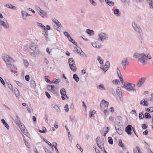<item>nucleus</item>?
Returning <instances> with one entry per match:
<instances>
[{"mask_svg":"<svg viewBox=\"0 0 153 153\" xmlns=\"http://www.w3.org/2000/svg\"><path fill=\"white\" fill-rule=\"evenodd\" d=\"M25 143L26 146L28 148H29L30 147V143L26 140L25 141Z\"/></svg>","mask_w":153,"mask_h":153,"instance_id":"57","label":"nucleus"},{"mask_svg":"<svg viewBox=\"0 0 153 153\" xmlns=\"http://www.w3.org/2000/svg\"><path fill=\"white\" fill-rule=\"evenodd\" d=\"M131 126L130 125H128L126 128L125 131L129 135H131Z\"/></svg>","mask_w":153,"mask_h":153,"instance_id":"11","label":"nucleus"},{"mask_svg":"<svg viewBox=\"0 0 153 153\" xmlns=\"http://www.w3.org/2000/svg\"><path fill=\"white\" fill-rule=\"evenodd\" d=\"M120 88H118L117 91V93H118L120 97L122 96V92L121 91Z\"/></svg>","mask_w":153,"mask_h":153,"instance_id":"32","label":"nucleus"},{"mask_svg":"<svg viewBox=\"0 0 153 153\" xmlns=\"http://www.w3.org/2000/svg\"><path fill=\"white\" fill-rule=\"evenodd\" d=\"M15 94L16 97H18L19 95V92L17 88H16L14 89Z\"/></svg>","mask_w":153,"mask_h":153,"instance_id":"33","label":"nucleus"},{"mask_svg":"<svg viewBox=\"0 0 153 153\" xmlns=\"http://www.w3.org/2000/svg\"><path fill=\"white\" fill-rule=\"evenodd\" d=\"M108 141L109 144H113V140L111 137H109L108 138Z\"/></svg>","mask_w":153,"mask_h":153,"instance_id":"36","label":"nucleus"},{"mask_svg":"<svg viewBox=\"0 0 153 153\" xmlns=\"http://www.w3.org/2000/svg\"><path fill=\"white\" fill-rule=\"evenodd\" d=\"M0 81L4 86L5 85V83L4 80L1 76H0Z\"/></svg>","mask_w":153,"mask_h":153,"instance_id":"56","label":"nucleus"},{"mask_svg":"<svg viewBox=\"0 0 153 153\" xmlns=\"http://www.w3.org/2000/svg\"><path fill=\"white\" fill-rule=\"evenodd\" d=\"M150 8H153V1H151L149 3Z\"/></svg>","mask_w":153,"mask_h":153,"instance_id":"64","label":"nucleus"},{"mask_svg":"<svg viewBox=\"0 0 153 153\" xmlns=\"http://www.w3.org/2000/svg\"><path fill=\"white\" fill-rule=\"evenodd\" d=\"M90 2L94 6L97 5L96 3L93 0H89Z\"/></svg>","mask_w":153,"mask_h":153,"instance_id":"47","label":"nucleus"},{"mask_svg":"<svg viewBox=\"0 0 153 153\" xmlns=\"http://www.w3.org/2000/svg\"><path fill=\"white\" fill-rule=\"evenodd\" d=\"M97 60L99 62L100 64L102 65L103 63V60L100 56L97 57Z\"/></svg>","mask_w":153,"mask_h":153,"instance_id":"30","label":"nucleus"},{"mask_svg":"<svg viewBox=\"0 0 153 153\" xmlns=\"http://www.w3.org/2000/svg\"><path fill=\"white\" fill-rule=\"evenodd\" d=\"M119 10L118 9H115L114 11V14H117L119 13Z\"/></svg>","mask_w":153,"mask_h":153,"instance_id":"48","label":"nucleus"},{"mask_svg":"<svg viewBox=\"0 0 153 153\" xmlns=\"http://www.w3.org/2000/svg\"><path fill=\"white\" fill-rule=\"evenodd\" d=\"M118 145L121 147H124V145L122 142V140L121 139L119 140Z\"/></svg>","mask_w":153,"mask_h":153,"instance_id":"42","label":"nucleus"},{"mask_svg":"<svg viewBox=\"0 0 153 153\" xmlns=\"http://www.w3.org/2000/svg\"><path fill=\"white\" fill-rule=\"evenodd\" d=\"M146 58V55L143 53L139 54L138 56V60L143 65L146 64L145 60Z\"/></svg>","mask_w":153,"mask_h":153,"instance_id":"4","label":"nucleus"},{"mask_svg":"<svg viewBox=\"0 0 153 153\" xmlns=\"http://www.w3.org/2000/svg\"><path fill=\"white\" fill-rule=\"evenodd\" d=\"M21 130V131H22L24 130V129L25 130L26 129V128H25L24 125H22L21 124L20 125V126H19Z\"/></svg>","mask_w":153,"mask_h":153,"instance_id":"39","label":"nucleus"},{"mask_svg":"<svg viewBox=\"0 0 153 153\" xmlns=\"http://www.w3.org/2000/svg\"><path fill=\"white\" fill-rule=\"evenodd\" d=\"M15 122L16 124L18 126H20L21 124L20 121L19 120V118L18 116H16V118L15 119Z\"/></svg>","mask_w":153,"mask_h":153,"instance_id":"22","label":"nucleus"},{"mask_svg":"<svg viewBox=\"0 0 153 153\" xmlns=\"http://www.w3.org/2000/svg\"><path fill=\"white\" fill-rule=\"evenodd\" d=\"M73 78L76 82H78L79 81V78L76 74L73 75Z\"/></svg>","mask_w":153,"mask_h":153,"instance_id":"24","label":"nucleus"},{"mask_svg":"<svg viewBox=\"0 0 153 153\" xmlns=\"http://www.w3.org/2000/svg\"><path fill=\"white\" fill-rule=\"evenodd\" d=\"M48 77L47 76H45V79L46 82L50 84H52L53 82L52 81H51L50 80H49L47 77Z\"/></svg>","mask_w":153,"mask_h":153,"instance_id":"34","label":"nucleus"},{"mask_svg":"<svg viewBox=\"0 0 153 153\" xmlns=\"http://www.w3.org/2000/svg\"><path fill=\"white\" fill-rule=\"evenodd\" d=\"M128 59L127 58H125L123 59L121 62V65L122 66L123 69L125 70L126 68V65L127 64H128Z\"/></svg>","mask_w":153,"mask_h":153,"instance_id":"10","label":"nucleus"},{"mask_svg":"<svg viewBox=\"0 0 153 153\" xmlns=\"http://www.w3.org/2000/svg\"><path fill=\"white\" fill-rule=\"evenodd\" d=\"M39 53V52L38 51H34L33 52L31 53L30 55L33 57H36V54H38Z\"/></svg>","mask_w":153,"mask_h":153,"instance_id":"28","label":"nucleus"},{"mask_svg":"<svg viewBox=\"0 0 153 153\" xmlns=\"http://www.w3.org/2000/svg\"><path fill=\"white\" fill-rule=\"evenodd\" d=\"M93 46L95 48H99L100 46L99 45H97V43L96 42L94 43H91Z\"/></svg>","mask_w":153,"mask_h":153,"instance_id":"40","label":"nucleus"},{"mask_svg":"<svg viewBox=\"0 0 153 153\" xmlns=\"http://www.w3.org/2000/svg\"><path fill=\"white\" fill-rule=\"evenodd\" d=\"M144 117L146 119H150L151 117V116L150 114L149 113L146 112L144 114Z\"/></svg>","mask_w":153,"mask_h":153,"instance_id":"29","label":"nucleus"},{"mask_svg":"<svg viewBox=\"0 0 153 153\" xmlns=\"http://www.w3.org/2000/svg\"><path fill=\"white\" fill-rule=\"evenodd\" d=\"M132 26L134 28V29L135 30V29H137V28L139 27V26L138 27L137 25L135 24L134 23H133L132 24Z\"/></svg>","mask_w":153,"mask_h":153,"instance_id":"54","label":"nucleus"},{"mask_svg":"<svg viewBox=\"0 0 153 153\" xmlns=\"http://www.w3.org/2000/svg\"><path fill=\"white\" fill-rule=\"evenodd\" d=\"M147 110L148 112L149 113L153 112V107H151L147 108Z\"/></svg>","mask_w":153,"mask_h":153,"instance_id":"38","label":"nucleus"},{"mask_svg":"<svg viewBox=\"0 0 153 153\" xmlns=\"http://www.w3.org/2000/svg\"><path fill=\"white\" fill-rule=\"evenodd\" d=\"M6 65L7 66L8 69H10L12 68H14V65L13 64V63L7 64Z\"/></svg>","mask_w":153,"mask_h":153,"instance_id":"27","label":"nucleus"},{"mask_svg":"<svg viewBox=\"0 0 153 153\" xmlns=\"http://www.w3.org/2000/svg\"><path fill=\"white\" fill-rule=\"evenodd\" d=\"M135 87V85L134 84L126 82L124 84L123 87L128 91L136 92V90L134 88Z\"/></svg>","mask_w":153,"mask_h":153,"instance_id":"2","label":"nucleus"},{"mask_svg":"<svg viewBox=\"0 0 153 153\" xmlns=\"http://www.w3.org/2000/svg\"><path fill=\"white\" fill-rule=\"evenodd\" d=\"M16 84L20 86H22L23 84L22 83L17 81H16Z\"/></svg>","mask_w":153,"mask_h":153,"instance_id":"58","label":"nucleus"},{"mask_svg":"<svg viewBox=\"0 0 153 153\" xmlns=\"http://www.w3.org/2000/svg\"><path fill=\"white\" fill-rule=\"evenodd\" d=\"M108 105V102L103 99L100 105V109L101 110H103L104 109H107Z\"/></svg>","mask_w":153,"mask_h":153,"instance_id":"5","label":"nucleus"},{"mask_svg":"<svg viewBox=\"0 0 153 153\" xmlns=\"http://www.w3.org/2000/svg\"><path fill=\"white\" fill-rule=\"evenodd\" d=\"M42 130H41L40 129L39 130V131L42 133H45L47 131V130L45 127L43 126L42 127Z\"/></svg>","mask_w":153,"mask_h":153,"instance_id":"31","label":"nucleus"},{"mask_svg":"<svg viewBox=\"0 0 153 153\" xmlns=\"http://www.w3.org/2000/svg\"><path fill=\"white\" fill-rule=\"evenodd\" d=\"M96 141L98 146L100 149H102L101 141L100 136H98L96 138Z\"/></svg>","mask_w":153,"mask_h":153,"instance_id":"14","label":"nucleus"},{"mask_svg":"<svg viewBox=\"0 0 153 153\" xmlns=\"http://www.w3.org/2000/svg\"><path fill=\"white\" fill-rule=\"evenodd\" d=\"M68 63L70 69L73 71H76V67L74 59L70 58L68 59Z\"/></svg>","mask_w":153,"mask_h":153,"instance_id":"3","label":"nucleus"},{"mask_svg":"<svg viewBox=\"0 0 153 153\" xmlns=\"http://www.w3.org/2000/svg\"><path fill=\"white\" fill-rule=\"evenodd\" d=\"M60 81V80L59 79H54V80H53V82H52L53 83L56 84L57 83H58Z\"/></svg>","mask_w":153,"mask_h":153,"instance_id":"46","label":"nucleus"},{"mask_svg":"<svg viewBox=\"0 0 153 153\" xmlns=\"http://www.w3.org/2000/svg\"><path fill=\"white\" fill-rule=\"evenodd\" d=\"M1 57L2 59L6 64L14 63L15 62V60L9 55L5 53L3 54Z\"/></svg>","mask_w":153,"mask_h":153,"instance_id":"1","label":"nucleus"},{"mask_svg":"<svg viewBox=\"0 0 153 153\" xmlns=\"http://www.w3.org/2000/svg\"><path fill=\"white\" fill-rule=\"evenodd\" d=\"M115 128L117 132L120 135L122 134L124 130V128L122 126H120L118 124H116L115 125Z\"/></svg>","mask_w":153,"mask_h":153,"instance_id":"7","label":"nucleus"},{"mask_svg":"<svg viewBox=\"0 0 153 153\" xmlns=\"http://www.w3.org/2000/svg\"><path fill=\"white\" fill-rule=\"evenodd\" d=\"M1 121L3 123L4 125L5 126V127L8 129H9L10 127L7 124V123L6 122L4 119H2L1 120Z\"/></svg>","mask_w":153,"mask_h":153,"instance_id":"23","label":"nucleus"},{"mask_svg":"<svg viewBox=\"0 0 153 153\" xmlns=\"http://www.w3.org/2000/svg\"><path fill=\"white\" fill-rule=\"evenodd\" d=\"M45 93L47 97L48 98L50 99L51 98V96L49 94L48 92H45Z\"/></svg>","mask_w":153,"mask_h":153,"instance_id":"62","label":"nucleus"},{"mask_svg":"<svg viewBox=\"0 0 153 153\" xmlns=\"http://www.w3.org/2000/svg\"><path fill=\"white\" fill-rule=\"evenodd\" d=\"M105 67H103V70L105 72H106L110 66V63L109 61H107L106 62L105 65L104 66Z\"/></svg>","mask_w":153,"mask_h":153,"instance_id":"15","label":"nucleus"},{"mask_svg":"<svg viewBox=\"0 0 153 153\" xmlns=\"http://www.w3.org/2000/svg\"><path fill=\"white\" fill-rule=\"evenodd\" d=\"M30 86L32 88H35L36 87V84L35 82L33 79L30 81Z\"/></svg>","mask_w":153,"mask_h":153,"instance_id":"20","label":"nucleus"},{"mask_svg":"<svg viewBox=\"0 0 153 153\" xmlns=\"http://www.w3.org/2000/svg\"><path fill=\"white\" fill-rule=\"evenodd\" d=\"M43 140L46 142L48 145L49 146H51L52 145V144L49 141H48L46 139H45V138L43 139Z\"/></svg>","mask_w":153,"mask_h":153,"instance_id":"45","label":"nucleus"},{"mask_svg":"<svg viewBox=\"0 0 153 153\" xmlns=\"http://www.w3.org/2000/svg\"><path fill=\"white\" fill-rule=\"evenodd\" d=\"M148 126L146 124H142V127L143 129H145L147 128Z\"/></svg>","mask_w":153,"mask_h":153,"instance_id":"61","label":"nucleus"},{"mask_svg":"<svg viewBox=\"0 0 153 153\" xmlns=\"http://www.w3.org/2000/svg\"><path fill=\"white\" fill-rule=\"evenodd\" d=\"M99 88L100 89L105 90V88L104 87V85L102 84H100L98 86Z\"/></svg>","mask_w":153,"mask_h":153,"instance_id":"35","label":"nucleus"},{"mask_svg":"<svg viewBox=\"0 0 153 153\" xmlns=\"http://www.w3.org/2000/svg\"><path fill=\"white\" fill-rule=\"evenodd\" d=\"M80 50L81 51L80 53L79 54H80L82 57H87V55L84 53V52L82 51V50L80 48Z\"/></svg>","mask_w":153,"mask_h":153,"instance_id":"37","label":"nucleus"},{"mask_svg":"<svg viewBox=\"0 0 153 153\" xmlns=\"http://www.w3.org/2000/svg\"><path fill=\"white\" fill-rule=\"evenodd\" d=\"M139 117L140 119H142L144 118V114L140 112L139 114Z\"/></svg>","mask_w":153,"mask_h":153,"instance_id":"43","label":"nucleus"},{"mask_svg":"<svg viewBox=\"0 0 153 153\" xmlns=\"http://www.w3.org/2000/svg\"><path fill=\"white\" fill-rule=\"evenodd\" d=\"M149 131L148 130H146L144 131L143 132V134L144 135H148Z\"/></svg>","mask_w":153,"mask_h":153,"instance_id":"60","label":"nucleus"},{"mask_svg":"<svg viewBox=\"0 0 153 153\" xmlns=\"http://www.w3.org/2000/svg\"><path fill=\"white\" fill-rule=\"evenodd\" d=\"M54 88L55 86L53 85H48L47 87V88L48 90L53 93H55Z\"/></svg>","mask_w":153,"mask_h":153,"instance_id":"13","label":"nucleus"},{"mask_svg":"<svg viewBox=\"0 0 153 153\" xmlns=\"http://www.w3.org/2000/svg\"><path fill=\"white\" fill-rule=\"evenodd\" d=\"M113 83L117 85L119 83H120V81L118 79H116L115 80H113Z\"/></svg>","mask_w":153,"mask_h":153,"instance_id":"53","label":"nucleus"},{"mask_svg":"<svg viewBox=\"0 0 153 153\" xmlns=\"http://www.w3.org/2000/svg\"><path fill=\"white\" fill-rule=\"evenodd\" d=\"M39 13V14L42 17H44L47 15V13L42 10H41Z\"/></svg>","mask_w":153,"mask_h":153,"instance_id":"26","label":"nucleus"},{"mask_svg":"<svg viewBox=\"0 0 153 153\" xmlns=\"http://www.w3.org/2000/svg\"><path fill=\"white\" fill-rule=\"evenodd\" d=\"M65 109L66 112H68L69 111V108L68 104H66L65 106Z\"/></svg>","mask_w":153,"mask_h":153,"instance_id":"52","label":"nucleus"},{"mask_svg":"<svg viewBox=\"0 0 153 153\" xmlns=\"http://www.w3.org/2000/svg\"><path fill=\"white\" fill-rule=\"evenodd\" d=\"M37 47L36 45L34 43H31L30 46V48L34 51H36V49Z\"/></svg>","mask_w":153,"mask_h":153,"instance_id":"17","label":"nucleus"},{"mask_svg":"<svg viewBox=\"0 0 153 153\" xmlns=\"http://www.w3.org/2000/svg\"><path fill=\"white\" fill-rule=\"evenodd\" d=\"M86 32L90 36H93L94 34V32L92 30L87 29L86 30Z\"/></svg>","mask_w":153,"mask_h":153,"instance_id":"19","label":"nucleus"},{"mask_svg":"<svg viewBox=\"0 0 153 153\" xmlns=\"http://www.w3.org/2000/svg\"><path fill=\"white\" fill-rule=\"evenodd\" d=\"M99 39L103 42L104 40H107L108 38V36L105 33L101 32L98 34Z\"/></svg>","mask_w":153,"mask_h":153,"instance_id":"8","label":"nucleus"},{"mask_svg":"<svg viewBox=\"0 0 153 153\" xmlns=\"http://www.w3.org/2000/svg\"><path fill=\"white\" fill-rule=\"evenodd\" d=\"M106 3L110 6H112L114 5V3L111 1H110L108 0H105Z\"/></svg>","mask_w":153,"mask_h":153,"instance_id":"25","label":"nucleus"},{"mask_svg":"<svg viewBox=\"0 0 153 153\" xmlns=\"http://www.w3.org/2000/svg\"><path fill=\"white\" fill-rule=\"evenodd\" d=\"M76 147L78 149H79L80 150L81 152H82L83 151V149L82 148H81L80 145L79 144H78V143L77 144Z\"/></svg>","mask_w":153,"mask_h":153,"instance_id":"51","label":"nucleus"},{"mask_svg":"<svg viewBox=\"0 0 153 153\" xmlns=\"http://www.w3.org/2000/svg\"><path fill=\"white\" fill-rule=\"evenodd\" d=\"M96 113V111L95 110H93L92 111H90V115L89 117H90L93 116V115L95 114Z\"/></svg>","mask_w":153,"mask_h":153,"instance_id":"41","label":"nucleus"},{"mask_svg":"<svg viewBox=\"0 0 153 153\" xmlns=\"http://www.w3.org/2000/svg\"><path fill=\"white\" fill-rule=\"evenodd\" d=\"M134 30L140 33H141L142 32L141 30L139 27L138 28H137V29H135Z\"/></svg>","mask_w":153,"mask_h":153,"instance_id":"50","label":"nucleus"},{"mask_svg":"<svg viewBox=\"0 0 153 153\" xmlns=\"http://www.w3.org/2000/svg\"><path fill=\"white\" fill-rule=\"evenodd\" d=\"M5 6L6 7L13 10H17V7L13 5L12 4H5Z\"/></svg>","mask_w":153,"mask_h":153,"instance_id":"16","label":"nucleus"},{"mask_svg":"<svg viewBox=\"0 0 153 153\" xmlns=\"http://www.w3.org/2000/svg\"><path fill=\"white\" fill-rule=\"evenodd\" d=\"M54 22L56 25L59 27H60V26L61 25V24H60V23L58 21H57V22L55 21Z\"/></svg>","mask_w":153,"mask_h":153,"instance_id":"63","label":"nucleus"},{"mask_svg":"<svg viewBox=\"0 0 153 153\" xmlns=\"http://www.w3.org/2000/svg\"><path fill=\"white\" fill-rule=\"evenodd\" d=\"M146 78L145 77H142L140 78L137 83V86L138 87H140L142 86L145 82Z\"/></svg>","mask_w":153,"mask_h":153,"instance_id":"9","label":"nucleus"},{"mask_svg":"<svg viewBox=\"0 0 153 153\" xmlns=\"http://www.w3.org/2000/svg\"><path fill=\"white\" fill-rule=\"evenodd\" d=\"M22 13L23 19L24 20L26 19V16H30V14L24 11H22Z\"/></svg>","mask_w":153,"mask_h":153,"instance_id":"18","label":"nucleus"},{"mask_svg":"<svg viewBox=\"0 0 153 153\" xmlns=\"http://www.w3.org/2000/svg\"><path fill=\"white\" fill-rule=\"evenodd\" d=\"M0 25L5 28L8 29L9 28V25L5 18L1 19H0Z\"/></svg>","mask_w":153,"mask_h":153,"instance_id":"6","label":"nucleus"},{"mask_svg":"<svg viewBox=\"0 0 153 153\" xmlns=\"http://www.w3.org/2000/svg\"><path fill=\"white\" fill-rule=\"evenodd\" d=\"M64 34L68 39H69V37H70L71 36L68 32L66 31L64 32Z\"/></svg>","mask_w":153,"mask_h":153,"instance_id":"44","label":"nucleus"},{"mask_svg":"<svg viewBox=\"0 0 153 153\" xmlns=\"http://www.w3.org/2000/svg\"><path fill=\"white\" fill-rule=\"evenodd\" d=\"M57 144L56 142H54L53 143V144H52V145L51 146V147L52 148V149L53 150V147H57Z\"/></svg>","mask_w":153,"mask_h":153,"instance_id":"55","label":"nucleus"},{"mask_svg":"<svg viewBox=\"0 0 153 153\" xmlns=\"http://www.w3.org/2000/svg\"><path fill=\"white\" fill-rule=\"evenodd\" d=\"M60 93L62 95L61 97L62 99L63 100H65V98L64 97L65 96V95H66V91L65 88H62L60 90Z\"/></svg>","mask_w":153,"mask_h":153,"instance_id":"12","label":"nucleus"},{"mask_svg":"<svg viewBox=\"0 0 153 153\" xmlns=\"http://www.w3.org/2000/svg\"><path fill=\"white\" fill-rule=\"evenodd\" d=\"M22 132L26 136H27L28 134V133L27 131V130L26 129L25 130L24 129V130L22 131Z\"/></svg>","mask_w":153,"mask_h":153,"instance_id":"59","label":"nucleus"},{"mask_svg":"<svg viewBox=\"0 0 153 153\" xmlns=\"http://www.w3.org/2000/svg\"><path fill=\"white\" fill-rule=\"evenodd\" d=\"M68 39L74 45H76L77 47L79 48L78 46H77V43L75 42L74 39H72L71 36L69 37V39Z\"/></svg>","mask_w":153,"mask_h":153,"instance_id":"21","label":"nucleus"},{"mask_svg":"<svg viewBox=\"0 0 153 153\" xmlns=\"http://www.w3.org/2000/svg\"><path fill=\"white\" fill-rule=\"evenodd\" d=\"M23 63H24V64L25 66H26L27 67L29 65V63L27 60H23Z\"/></svg>","mask_w":153,"mask_h":153,"instance_id":"49","label":"nucleus"}]
</instances>
